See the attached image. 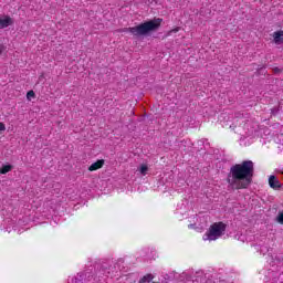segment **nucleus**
Returning a JSON list of instances; mask_svg holds the SVG:
<instances>
[{
	"label": "nucleus",
	"mask_w": 283,
	"mask_h": 283,
	"mask_svg": "<svg viewBox=\"0 0 283 283\" xmlns=\"http://www.w3.org/2000/svg\"><path fill=\"white\" fill-rule=\"evenodd\" d=\"M269 185L271 189H282V184H280V180H277L273 175L269 178Z\"/></svg>",
	"instance_id": "6"
},
{
	"label": "nucleus",
	"mask_w": 283,
	"mask_h": 283,
	"mask_svg": "<svg viewBox=\"0 0 283 283\" xmlns=\"http://www.w3.org/2000/svg\"><path fill=\"white\" fill-rule=\"evenodd\" d=\"M276 220L279 224H283V212H280L279 216L276 217Z\"/></svg>",
	"instance_id": "14"
},
{
	"label": "nucleus",
	"mask_w": 283,
	"mask_h": 283,
	"mask_svg": "<svg viewBox=\"0 0 283 283\" xmlns=\"http://www.w3.org/2000/svg\"><path fill=\"white\" fill-rule=\"evenodd\" d=\"M224 231H227V224L223 222H216L210 226L209 230L203 235V240H209L210 242L218 240V238L224 235Z\"/></svg>",
	"instance_id": "3"
},
{
	"label": "nucleus",
	"mask_w": 283,
	"mask_h": 283,
	"mask_svg": "<svg viewBox=\"0 0 283 283\" xmlns=\"http://www.w3.org/2000/svg\"><path fill=\"white\" fill-rule=\"evenodd\" d=\"M104 165H105V160L99 159V160L93 163V164L88 167V171H96L97 169H101Z\"/></svg>",
	"instance_id": "7"
},
{
	"label": "nucleus",
	"mask_w": 283,
	"mask_h": 283,
	"mask_svg": "<svg viewBox=\"0 0 283 283\" xmlns=\"http://www.w3.org/2000/svg\"><path fill=\"white\" fill-rule=\"evenodd\" d=\"M14 21L9 15H4L3 19H0V30H3L6 28H9V25H12Z\"/></svg>",
	"instance_id": "4"
},
{
	"label": "nucleus",
	"mask_w": 283,
	"mask_h": 283,
	"mask_svg": "<svg viewBox=\"0 0 283 283\" xmlns=\"http://www.w3.org/2000/svg\"><path fill=\"white\" fill-rule=\"evenodd\" d=\"M10 171H12V165L2 166V168L0 169V174H2V175H6Z\"/></svg>",
	"instance_id": "10"
},
{
	"label": "nucleus",
	"mask_w": 283,
	"mask_h": 283,
	"mask_svg": "<svg viewBox=\"0 0 283 283\" xmlns=\"http://www.w3.org/2000/svg\"><path fill=\"white\" fill-rule=\"evenodd\" d=\"M90 277H93V276L87 275L86 272L78 273L75 277V283H87L90 282Z\"/></svg>",
	"instance_id": "5"
},
{
	"label": "nucleus",
	"mask_w": 283,
	"mask_h": 283,
	"mask_svg": "<svg viewBox=\"0 0 283 283\" xmlns=\"http://www.w3.org/2000/svg\"><path fill=\"white\" fill-rule=\"evenodd\" d=\"M34 96H35V93H34V91H29L28 93H27V98L30 101V98H34Z\"/></svg>",
	"instance_id": "13"
},
{
	"label": "nucleus",
	"mask_w": 283,
	"mask_h": 283,
	"mask_svg": "<svg viewBox=\"0 0 283 283\" xmlns=\"http://www.w3.org/2000/svg\"><path fill=\"white\" fill-rule=\"evenodd\" d=\"M178 274L176 272H170L164 275L165 282H174V280H178Z\"/></svg>",
	"instance_id": "9"
},
{
	"label": "nucleus",
	"mask_w": 283,
	"mask_h": 283,
	"mask_svg": "<svg viewBox=\"0 0 283 283\" xmlns=\"http://www.w3.org/2000/svg\"><path fill=\"white\" fill-rule=\"evenodd\" d=\"M0 132H6V124L0 122Z\"/></svg>",
	"instance_id": "16"
},
{
	"label": "nucleus",
	"mask_w": 283,
	"mask_h": 283,
	"mask_svg": "<svg viewBox=\"0 0 283 283\" xmlns=\"http://www.w3.org/2000/svg\"><path fill=\"white\" fill-rule=\"evenodd\" d=\"M139 171L142 176H147V171H149V167H147V165H142L139 168Z\"/></svg>",
	"instance_id": "11"
},
{
	"label": "nucleus",
	"mask_w": 283,
	"mask_h": 283,
	"mask_svg": "<svg viewBox=\"0 0 283 283\" xmlns=\"http://www.w3.org/2000/svg\"><path fill=\"white\" fill-rule=\"evenodd\" d=\"M163 19L155 18L153 20L146 21L137 27L124 28L122 32H130L133 36H147L149 32H156L160 28Z\"/></svg>",
	"instance_id": "2"
},
{
	"label": "nucleus",
	"mask_w": 283,
	"mask_h": 283,
	"mask_svg": "<svg viewBox=\"0 0 283 283\" xmlns=\"http://www.w3.org/2000/svg\"><path fill=\"white\" fill-rule=\"evenodd\" d=\"M273 72H274V74H282V69H280V67H274V69H273Z\"/></svg>",
	"instance_id": "15"
},
{
	"label": "nucleus",
	"mask_w": 283,
	"mask_h": 283,
	"mask_svg": "<svg viewBox=\"0 0 283 283\" xmlns=\"http://www.w3.org/2000/svg\"><path fill=\"white\" fill-rule=\"evenodd\" d=\"M260 74H263V76L266 75V66L258 69L256 76H260Z\"/></svg>",
	"instance_id": "12"
},
{
	"label": "nucleus",
	"mask_w": 283,
	"mask_h": 283,
	"mask_svg": "<svg viewBox=\"0 0 283 283\" xmlns=\"http://www.w3.org/2000/svg\"><path fill=\"white\" fill-rule=\"evenodd\" d=\"M219 283H227V281H224V280H220V281H219Z\"/></svg>",
	"instance_id": "18"
},
{
	"label": "nucleus",
	"mask_w": 283,
	"mask_h": 283,
	"mask_svg": "<svg viewBox=\"0 0 283 283\" xmlns=\"http://www.w3.org/2000/svg\"><path fill=\"white\" fill-rule=\"evenodd\" d=\"M274 43L276 45H282L283 43V31H275L273 33Z\"/></svg>",
	"instance_id": "8"
},
{
	"label": "nucleus",
	"mask_w": 283,
	"mask_h": 283,
	"mask_svg": "<svg viewBox=\"0 0 283 283\" xmlns=\"http://www.w3.org/2000/svg\"><path fill=\"white\" fill-rule=\"evenodd\" d=\"M255 174L254 165L251 160H244L241 164L231 166L227 176V182L231 189H249L253 182Z\"/></svg>",
	"instance_id": "1"
},
{
	"label": "nucleus",
	"mask_w": 283,
	"mask_h": 283,
	"mask_svg": "<svg viewBox=\"0 0 283 283\" xmlns=\"http://www.w3.org/2000/svg\"><path fill=\"white\" fill-rule=\"evenodd\" d=\"M188 227H189V229H193L196 227V224L191 223Z\"/></svg>",
	"instance_id": "17"
}]
</instances>
